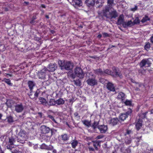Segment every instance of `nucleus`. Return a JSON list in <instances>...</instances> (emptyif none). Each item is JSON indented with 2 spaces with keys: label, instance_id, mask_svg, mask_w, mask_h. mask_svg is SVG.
<instances>
[{
  "label": "nucleus",
  "instance_id": "nucleus-3",
  "mask_svg": "<svg viewBox=\"0 0 153 153\" xmlns=\"http://www.w3.org/2000/svg\"><path fill=\"white\" fill-rule=\"evenodd\" d=\"M17 140V142L24 144L27 138V132L23 130H21L19 133Z\"/></svg>",
  "mask_w": 153,
  "mask_h": 153
},
{
  "label": "nucleus",
  "instance_id": "nucleus-28",
  "mask_svg": "<svg viewBox=\"0 0 153 153\" xmlns=\"http://www.w3.org/2000/svg\"><path fill=\"white\" fill-rule=\"evenodd\" d=\"M16 141L15 139L13 137H11L9 138L8 143L10 145H14Z\"/></svg>",
  "mask_w": 153,
  "mask_h": 153
},
{
  "label": "nucleus",
  "instance_id": "nucleus-24",
  "mask_svg": "<svg viewBox=\"0 0 153 153\" xmlns=\"http://www.w3.org/2000/svg\"><path fill=\"white\" fill-rule=\"evenodd\" d=\"M118 119L117 118L112 119L110 121V123L113 125H116L118 122Z\"/></svg>",
  "mask_w": 153,
  "mask_h": 153
},
{
  "label": "nucleus",
  "instance_id": "nucleus-8",
  "mask_svg": "<svg viewBox=\"0 0 153 153\" xmlns=\"http://www.w3.org/2000/svg\"><path fill=\"white\" fill-rule=\"evenodd\" d=\"M95 76L92 78H89L86 81L87 84L91 86H94L97 84V81L95 79Z\"/></svg>",
  "mask_w": 153,
  "mask_h": 153
},
{
  "label": "nucleus",
  "instance_id": "nucleus-53",
  "mask_svg": "<svg viewBox=\"0 0 153 153\" xmlns=\"http://www.w3.org/2000/svg\"><path fill=\"white\" fill-rule=\"evenodd\" d=\"M151 42L153 43V36H151L150 38Z\"/></svg>",
  "mask_w": 153,
  "mask_h": 153
},
{
  "label": "nucleus",
  "instance_id": "nucleus-6",
  "mask_svg": "<svg viewBox=\"0 0 153 153\" xmlns=\"http://www.w3.org/2000/svg\"><path fill=\"white\" fill-rule=\"evenodd\" d=\"M132 112V110L131 109H128L126 113H122L119 116V119L123 121L125 120L128 116L130 115Z\"/></svg>",
  "mask_w": 153,
  "mask_h": 153
},
{
  "label": "nucleus",
  "instance_id": "nucleus-19",
  "mask_svg": "<svg viewBox=\"0 0 153 153\" xmlns=\"http://www.w3.org/2000/svg\"><path fill=\"white\" fill-rule=\"evenodd\" d=\"M142 120L139 119L136 122V127L137 130H139L141 128L142 125Z\"/></svg>",
  "mask_w": 153,
  "mask_h": 153
},
{
  "label": "nucleus",
  "instance_id": "nucleus-14",
  "mask_svg": "<svg viewBox=\"0 0 153 153\" xmlns=\"http://www.w3.org/2000/svg\"><path fill=\"white\" fill-rule=\"evenodd\" d=\"M57 65L55 63H50L48 65L47 70L49 71L53 72L55 71L57 68Z\"/></svg>",
  "mask_w": 153,
  "mask_h": 153
},
{
  "label": "nucleus",
  "instance_id": "nucleus-31",
  "mask_svg": "<svg viewBox=\"0 0 153 153\" xmlns=\"http://www.w3.org/2000/svg\"><path fill=\"white\" fill-rule=\"evenodd\" d=\"M50 105H54L56 104V101L53 99H51L48 103Z\"/></svg>",
  "mask_w": 153,
  "mask_h": 153
},
{
  "label": "nucleus",
  "instance_id": "nucleus-34",
  "mask_svg": "<svg viewBox=\"0 0 153 153\" xmlns=\"http://www.w3.org/2000/svg\"><path fill=\"white\" fill-rule=\"evenodd\" d=\"M115 72L116 75L117 76L119 77L120 78H122L121 74L120 73L118 68L115 69Z\"/></svg>",
  "mask_w": 153,
  "mask_h": 153
},
{
  "label": "nucleus",
  "instance_id": "nucleus-27",
  "mask_svg": "<svg viewBox=\"0 0 153 153\" xmlns=\"http://www.w3.org/2000/svg\"><path fill=\"white\" fill-rule=\"evenodd\" d=\"M71 144L72 147L73 148H75L77 145L78 142L76 140H73L71 141Z\"/></svg>",
  "mask_w": 153,
  "mask_h": 153
},
{
  "label": "nucleus",
  "instance_id": "nucleus-11",
  "mask_svg": "<svg viewBox=\"0 0 153 153\" xmlns=\"http://www.w3.org/2000/svg\"><path fill=\"white\" fill-rule=\"evenodd\" d=\"M151 63L149 59H144L140 62V65L141 67H142L144 66L149 67Z\"/></svg>",
  "mask_w": 153,
  "mask_h": 153
},
{
  "label": "nucleus",
  "instance_id": "nucleus-39",
  "mask_svg": "<svg viewBox=\"0 0 153 153\" xmlns=\"http://www.w3.org/2000/svg\"><path fill=\"white\" fill-rule=\"evenodd\" d=\"M3 81L5 82L7 84L9 85H11L12 84L11 83L10 80L9 79H6V78H4L3 80Z\"/></svg>",
  "mask_w": 153,
  "mask_h": 153
},
{
  "label": "nucleus",
  "instance_id": "nucleus-35",
  "mask_svg": "<svg viewBox=\"0 0 153 153\" xmlns=\"http://www.w3.org/2000/svg\"><path fill=\"white\" fill-rule=\"evenodd\" d=\"M82 122L85 125L87 126H89L91 125V123L89 121L87 120H84L82 121Z\"/></svg>",
  "mask_w": 153,
  "mask_h": 153
},
{
  "label": "nucleus",
  "instance_id": "nucleus-32",
  "mask_svg": "<svg viewBox=\"0 0 153 153\" xmlns=\"http://www.w3.org/2000/svg\"><path fill=\"white\" fill-rule=\"evenodd\" d=\"M108 6H109L108 8L109 9L111 7H112L114 5V0H108Z\"/></svg>",
  "mask_w": 153,
  "mask_h": 153
},
{
  "label": "nucleus",
  "instance_id": "nucleus-41",
  "mask_svg": "<svg viewBox=\"0 0 153 153\" xmlns=\"http://www.w3.org/2000/svg\"><path fill=\"white\" fill-rule=\"evenodd\" d=\"M6 104L7 105L8 107H11L12 105L11 100H7L6 103Z\"/></svg>",
  "mask_w": 153,
  "mask_h": 153
},
{
  "label": "nucleus",
  "instance_id": "nucleus-64",
  "mask_svg": "<svg viewBox=\"0 0 153 153\" xmlns=\"http://www.w3.org/2000/svg\"><path fill=\"white\" fill-rule=\"evenodd\" d=\"M46 17L47 18V19H48L49 18V17H48V16H47V15H46Z\"/></svg>",
  "mask_w": 153,
  "mask_h": 153
},
{
  "label": "nucleus",
  "instance_id": "nucleus-20",
  "mask_svg": "<svg viewBox=\"0 0 153 153\" xmlns=\"http://www.w3.org/2000/svg\"><path fill=\"white\" fill-rule=\"evenodd\" d=\"M117 97L118 99L121 100L122 102H123L125 98V96L123 93L120 92L118 93Z\"/></svg>",
  "mask_w": 153,
  "mask_h": 153
},
{
  "label": "nucleus",
  "instance_id": "nucleus-29",
  "mask_svg": "<svg viewBox=\"0 0 153 153\" xmlns=\"http://www.w3.org/2000/svg\"><path fill=\"white\" fill-rule=\"evenodd\" d=\"M95 76L94 75V74L92 72H87L86 74V77L88 78H92L94 77Z\"/></svg>",
  "mask_w": 153,
  "mask_h": 153
},
{
  "label": "nucleus",
  "instance_id": "nucleus-26",
  "mask_svg": "<svg viewBox=\"0 0 153 153\" xmlns=\"http://www.w3.org/2000/svg\"><path fill=\"white\" fill-rule=\"evenodd\" d=\"M39 102L44 105H45L47 103V101L44 98L42 97H40L39 98Z\"/></svg>",
  "mask_w": 153,
  "mask_h": 153
},
{
  "label": "nucleus",
  "instance_id": "nucleus-38",
  "mask_svg": "<svg viewBox=\"0 0 153 153\" xmlns=\"http://www.w3.org/2000/svg\"><path fill=\"white\" fill-rule=\"evenodd\" d=\"M47 117H49V118L51 119L54 123L56 124L58 123L55 120V119H54V117L52 116L48 115Z\"/></svg>",
  "mask_w": 153,
  "mask_h": 153
},
{
  "label": "nucleus",
  "instance_id": "nucleus-42",
  "mask_svg": "<svg viewBox=\"0 0 153 153\" xmlns=\"http://www.w3.org/2000/svg\"><path fill=\"white\" fill-rule=\"evenodd\" d=\"M104 74H107L109 75H111L112 74V72L110 70H107L104 71Z\"/></svg>",
  "mask_w": 153,
  "mask_h": 153
},
{
  "label": "nucleus",
  "instance_id": "nucleus-47",
  "mask_svg": "<svg viewBox=\"0 0 153 153\" xmlns=\"http://www.w3.org/2000/svg\"><path fill=\"white\" fill-rule=\"evenodd\" d=\"M126 143L127 144H130L131 142V140L130 139H129L128 140H126L125 141Z\"/></svg>",
  "mask_w": 153,
  "mask_h": 153
},
{
  "label": "nucleus",
  "instance_id": "nucleus-56",
  "mask_svg": "<svg viewBox=\"0 0 153 153\" xmlns=\"http://www.w3.org/2000/svg\"><path fill=\"white\" fill-rule=\"evenodd\" d=\"M102 37V35H101V34H99V35L98 36H97V37L99 38H100L101 37Z\"/></svg>",
  "mask_w": 153,
  "mask_h": 153
},
{
  "label": "nucleus",
  "instance_id": "nucleus-18",
  "mask_svg": "<svg viewBox=\"0 0 153 153\" xmlns=\"http://www.w3.org/2000/svg\"><path fill=\"white\" fill-rule=\"evenodd\" d=\"M107 88L108 90L111 91H114L115 90L113 84L110 82L107 84Z\"/></svg>",
  "mask_w": 153,
  "mask_h": 153
},
{
  "label": "nucleus",
  "instance_id": "nucleus-4",
  "mask_svg": "<svg viewBox=\"0 0 153 153\" xmlns=\"http://www.w3.org/2000/svg\"><path fill=\"white\" fill-rule=\"evenodd\" d=\"M88 145V148L90 151H94V149L91 146V145L93 146L96 150H98V149L97 146L99 145V142L98 141H97V140L92 141L91 143H89Z\"/></svg>",
  "mask_w": 153,
  "mask_h": 153
},
{
  "label": "nucleus",
  "instance_id": "nucleus-16",
  "mask_svg": "<svg viewBox=\"0 0 153 153\" xmlns=\"http://www.w3.org/2000/svg\"><path fill=\"white\" fill-rule=\"evenodd\" d=\"M72 3L73 5L75 7H80L82 5V1L80 0H72Z\"/></svg>",
  "mask_w": 153,
  "mask_h": 153
},
{
  "label": "nucleus",
  "instance_id": "nucleus-23",
  "mask_svg": "<svg viewBox=\"0 0 153 153\" xmlns=\"http://www.w3.org/2000/svg\"><path fill=\"white\" fill-rule=\"evenodd\" d=\"M94 73L98 75H104V71H103L101 69H99L96 70H94Z\"/></svg>",
  "mask_w": 153,
  "mask_h": 153
},
{
  "label": "nucleus",
  "instance_id": "nucleus-62",
  "mask_svg": "<svg viewBox=\"0 0 153 153\" xmlns=\"http://www.w3.org/2000/svg\"><path fill=\"white\" fill-rule=\"evenodd\" d=\"M2 115L1 113H0V119L2 117Z\"/></svg>",
  "mask_w": 153,
  "mask_h": 153
},
{
  "label": "nucleus",
  "instance_id": "nucleus-40",
  "mask_svg": "<svg viewBox=\"0 0 153 153\" xmlns=\"http://www.w3.org/2000/svg\"><path fill=\"white\" fill-rule=\"evenodd\" d=\"M150 44L149 42L147 43L145 46V49L147 51H148L150 48Z\"/></svg>",
  "mask_w": 153,
  "mask_h": 153
},
{
  "label": "nucleus",
  "instance_id": "nucleus-33",
  "mask_svg": "<svg viewBox=\"0 0 153 153\" xmlns=\"http://www.w3.org/2000/svg\"><path fill=\"white\" fill-rule=\"evenodd\" d=\"M61 137L62 140L64 141H66L68 140L69 137L68 135L66 134H64L61 135Z\"/></svg>",
  "mask_w": 153,
  "mask_h": 153
},
{
  "label": "nucleus",
  "instance_id": "nucleus-9",
  "mask_svg": "<svg viewBox=\"0 0 153 153\" xmlns=\"http://www.w3.org/2000/svg\"><path fill=\"white\" fill-rule=\"evenodd\" d=\"M24 109V107L22 103L16 104L15 106V110L17 113L22 112Z\"/></svg>",
  "mask_w": 153,
  "mask_h": 153
},
{
  "label": "nucleus",
  "instance_id": "nucleus-60",
  "mask_svg": "<svg viewBox=\"0 0 153 153\" xmlns=\"http://www.w3.org/2000/svg\"><path fill=\"white\" fill-rule=\"evenodd\" d=\"M41 6L43 8H45V6L43 4H42L41 5Z\"/></svg>",
  "mask_w": 153,
  "mask_h": 153
},
{
  "label": "nucleus",
  "instance_id": "nucleus-2",
  "mask_svg": "<svg viewBox=\"0 0 153 153\" xmlns=\"http://www.w3.org/2000/svg\"><path fill=\"white\" fill-rule=\"evenodd\" d=\"M58 63L62 70H68L72 68L73 67L71 62L69 61L64 60H59Z\"/></svg>",
  "mask_w": 153,
  "mask_h": 153
},
{
  "label": "nucleus",
  "instance_id": "nucleus-36",
  "mask_svg": "<svg viewBox=\"0 0 153 153\" xmlns=\"http://www.w3.org/2000/svg\"><path fill=\"white\" fill-rule=\"evenodd\" d=\"M122 102H124L126 105L130 106L131 105V101L129 100H126L125 101L123 100Z\"/></svg>",
  "mask_w": 153,
  "mask_h": 153
},
{
  "label": "nucleus",
  "instance_id": "nucleus-63",
  "mask_svg": "<svg viewBox=\"0 0 153 153\" xmlns=\"http://www.w3.org/2000/svg\"><path fill=\"white\" fill-rule=\"evenodd\" d=\"M1 153H4V152L2 150H1Z\"/></svg>",
  "mask_w": 153,
  "mask_h": 153
},
{
  "label": "nucleus",
  "instance_id": "nucleus-25",
  "mask_svg": "<svg viewBox=\"0 0 153 153\" xmlns=\"http://www.w3.org/2000/svg\"><path fill=\"white\" fill-rule=\"evenodd\" d=\"M64 103V100L62 98L59 99L56 101V104L59 105L63 104Z\"/></svg>",
  "mask_w": 153,
  "mask_h": 153
},
{
  "label": "nucleus",
  "instance_id": "nucleus-50",
  "mask_svg": "<svg viewBox=\"0 0 153 153\" xmlns=\"http://www.w3.org/2000/svg\"><path fill=\"white\" fill-rule=\"evenodd\" d=\"M38 147V145L37 144H36V145H35L33 146V148L34 149H36Z\"/></svg>",
  "mask_w": 153,
  "mask_h": 153
},
{
  "label": "nucleus",
  "instance_id": "nucleus-13",
  "mask_svg": "<svg viewBox=\"0 0 153 153\" xmlns=\"http://www.w3.org/2000/svg\"><path fill=\"white\" fill-rule=\"evenodd\" d=\"M28 84L29 88L30 90V94H29V95L31 98L33 99V98L31 96L32 95V93L33 92V87L35 86V84L33 82L29 81L28 82Z\"/></svg>",
  "mask_w": 153,
  "mask_h": 153
},
{
  "label": "nucleus",
  "instance_id": "nucleus-30",
  "mask_svg": "<svg viewBox=\"0 0 153 153\" xmlns=\"http://www.w3.org/2000/svg\"><path fill=\"white\" fill-rule=\"evenodd\" d=\"M5 120H6L9 123H13V117L11 116L7 117L5 119Z\"/></svg>",
  "mask_w": 153,
  "mask_h": 153
},
{
  "label": "nucleus",
  "instance_id": "nucleus-15",
  "mask_svg": "<svg viewBox=\"0 0 153 153\" xmlns=\"http://www.w3.org/2000/svg\"><path fill=\"white\" fill-rule=\"evenodd\" d=\"M98 128L99 130L102 133L105 132L107 130V127L106 126L104 125H100L98 126Z\"/></svg>",
  "mask_w": 153,
  "mask_h": 153
},
{
  "label": "nucleus",
  "instance_id": "nucleus-46",
  "mask_svg": "<svg viewBox=\"0 0 153 153\" xmlns=\"http://www.w3.org/2000/svg\"><path fill=\"white\" fill-rule=\"evenodd\" d=\"M39 93V91L37 90L34 94V98H36L38 97Z\"/></svg>",
  "mask_w": 153,
  "mask_h": 153
},
{
  "label": "nucleus",
  "instance_id": "nucleus-54",
  "mask_svg": "<svg viewBox=\"0 0 153 153\" xmlns=\"http://www.w3.org/2000/svg\"><path fill=\"white\" fill-rule=\"evenodd\" d=\"M131 132V130H128L127 131V133L128 134H130Z\"/></svg>",
  "mask_w": 153,
  "mask_h": 153
},
{
  "label": "nucleus",
  "instance_id": "nucleus-57",
  "mask_svg": "<svg viewBox=\"0 0 153 153\" xmlns=\"http://www.w3.org/2000/svg\"><path fill=\"white\" fill-rule=\"evenodd\" d=\"M142 85V84H139V83L137 84V85H139V86H141V85Z\"/></svg>",
  "mask_w": 153,
  "mask_h": 153
},
{
  "label": "nucleus",
  "instance_id": "nucleus-61",
  "mask_svg": "<svg viewBox=\"0 0 153 153\" xmlns=\"http://www.w3.org/2000/svg\"><path fill=\"white\" fill-rule=\"evenodd\" d=\"M6 65H3L2 66V68H5L6 67Z\"/></svg>",
  "mask_w": 153,
  "mask_h": 153
},
{
  "label": "nucleus",
  "instance_id": "nucleus-12",
  "mask_svg": "<svg viewBox=\"0 0 153 153\" xmlns=\"http://www.w3.org/2000/svg\"><path fill=\"white\" fill-rule=\"evenodd\" d=\"M47 72V70L46 68H44L41 70L40 71L38 74V76L39 78L44 79L45 78V74Z\"/></svg>",
  "mask_w": 153,
  "mask_h": 153
},
{
  "label": "nucleus",
  "instance_id": "nucleus-55",
  "mask_svg": "<svg viewBox=\"0 0 153 153\" xmlns=\"http://www.w3.org/2000/svg\"><path fill=\"white\" fill-rule=\"evenodd\" d=\"M53 153H57L56 150L55 149H54L53 151Z\"/></svg>",
  "mask_w": 153,
  "mask_h": 153
},
{
  "label": "nucleus",
  "instance_id": "nucleus-59",
  "mask_svg": "<svg viewBox=\"0 0 153 153\" xmlns=\"http://www.w3.org/2000/svg\"><path fill=\"white\" fill-rule=\"evenodd\" d=\"M126 153H129V149H128L126 150Z\"/></svg>",
  "mask_w": 153,
  "mask_h": 153
},
{
  "label": "nucleus",
  "instance_id": "nucleus-49",
  "mask_svg": "<svg viewBox=\"0 0 153 153\" xmlns=\"http://www.w3.org/2000/svg\"><path fill=\"white\" fill-rule=\"evenodd\" d=\"M102 35L104 37H106L108 36V34L106 33H102Z\"/></svg>",
  "mask_w": 153,
  "mask_h": 153
},
{
  "label": "nucleus",
  "instance_id": "nucleus-1",
  "mask_svg": "<svg viewBox=\"0 0 153 153\" xmlns=\"http://www.w3.org/2000/svg\"><path fill=\"white\" fill-rule=\"evenodd\" d=\"M109 10V8L105 7L101 13V15L110 19L115 18L117 17L118 15L116 10H114L111 12H110Z\"/></svg>",
  "mask_w": 153,
  "mask_h": 153
},
{
  "label": "nucleus",
  "instance_id": "nucleus-52",
  "mask_svg": "<svg viewBox=\"0 0 153 153\" xmlns=\"http://www.w3.org/2000/svg\"><path fill=\"white\" fill-rule=\"evenodd\" d=\"M39 116L41 117L42 118V114L41 113L39 112L38 113Z\"/></svg>",
  "mask_w": 153,
  "mask_h": 153
},
{
  "label": "nucleus",
  "instance_id": "nucleus-22",
  "mask_svg": "<svg viewBox=\"0 0 153 153\" xmlns=\"http://www.w3.org/2000/svg\"><path fill=\"white\" fill-rule=\"evenodd\" d=\"M134 25L133 23L131 21H129L127 22H124L123 24V26L124 27L128 26H130Z\"/></svg>",
  "mask_w": 153,
  "mask_h": 153
},
{
  "label": "nucleus",
  "instance_id": "nucleus-37",
  "mask_svg": "<svg viewBox=\"0 0 153 153\" xmlns=\"http://www.w3.org/2000/svg\"><path fill=\"white\" fill-rule=\"evenodd\" d=\"M98 123L97 122H94V123L92 124V127L94 129H95L96 128H98V126L100 125H98Z\"/></svg>",
  "mask_w": 153,
  "mask_h": 153
},
{
  "label": "nucleus",
  "instance_id": "nucleus-21",
  "mask_svg": "<svg viewBox=\"0 0 153 153\" xmlns=\"http://www.w3.org/2000/svg\"><path fill=\"white\" fill-rule=\"evenodd\" d=\"M124 21V16L122 15L120 16L117 22L118 25H120L122 24H123Z\"/></svg>",
  "mask_w": 153,
  "mask_h": 153
},
{
  "label": "nucleus",
  "instance_id": "nucleus-43",
  "mask_svg": "<svg viewBox=\"0 0 153 153\" xmlns=\"http://www.w3.org/2000/svg\"><path fill=\"white\" fill-rule=\"evenodd\" d=\"M149 20V18L147 16H145L141 20V22H145Z\"/></svg>",
  "mask_w": 153,
  "mask_h": 153
},
{
  "label": "nucleus",
  "instance_id": "nucleus-17",
  "mask_svg": "<svg viewBox=\"0 0 153 153\" xmlns=\"http://www.w3.org/2000/svg\"><path fill=\"white\" fill-rule=\"evenodd\" d=\"M41 149H45L48 150H51L53 149V147L51 145L47 146L44 143L42 144L40 146Z\"/></svg>",
  "mask_w": 153,
  "mask_h": 153
},
{
  "label": "nucleus",
  "instance_id": "nucleus-58",
  "mask_svg": "<svg viewBox=\"0 0 153 153\" xmlns=\"http://www.w3.org/2000/svg\"><path fill=\"white\" fill-rule=\"evenodd\" d=\"M74 83H75V84H76V85H78V84L77 83V82L76 81L74 80Z\"/></svg>",
  "mask_w": 153,
  "mask_h": 153
},
{
  "label": "nucleus",
  "instance_id": "nucleus-48",
  "mask_svg": "<svg viewBox=\"0 0 153 153\" xmlns=\"http://www.w3.org/2000/svg\"><path fill=\"white\" fill-rule=\"evenodd\" d=\"M103 137V135H99L96 138V139H98L102 138Z\"/></svg>",
  "mask_w": 153,
  "mask_h": 153
},
{
  "label": "nucleus",
  "instance_id": "nucleus-7",
  "mask_svg": "<svg viewBox=\"0 0 153 153\" xmlns=\"http://www.w3.org/2000/svg\"><path fill=\"white\" fill-rule=\"evenodd\" d=\"M102 0H86L85 1L88 7L93 6L95 3L96 4L101 3Z\"/></svg>",
  "mask_w": 153,
  "mask_h": 153
},
{
  "label": "nucleus",
  "instance_id": "nucleus-51",
  "mask_svg": "<svg viewBox=\"0 0 153 153\" xmlns=\"http://www.w3.org/2000/svg\"><path fill=\"white\" fill-rule=\"evenodd\" d=\"M105 79H100V82L102 83L103 84L104 83Z\"/></svg>",
  "mask_w": 153,
  "mask_h": 153
},
{
  "label": "nucleus",
  "instance_id": "nucleus-44",
  "mask_svg": "<svg viewBox=\"0 0 153 153\" xmlns=\"http://www.w3.org/2000/svg\"><path fill=\"white\" fill-rule=\"evenodd\" d=\"M140 21L139 19L137 17L134 21V24L139 23H140Z\"/></svg>",
  "mask_w": 153,
  "mask_h": 153
},
{
  "label": "nucleus",
  "instance_id": "nucleus-45",
  "mask_svg": "<svg viewBox=\"0 0 153 153\" xmlns=\"http://www.w3.org/2000/svg\"><path fill=\"white\" fill-rule=\"evenodd\" d=\"M137 6L136 5H135L134 7L131 8L130 9V10L131 11L134 12L137 10Z\"/></svg>",
  "mask_w": 153,
  "mask_h": 153
},
{
  "label": "nucleus",
  "instance_id": "nucleus-10",
  "mask_svg": "<svg viewBox=\"0 0 153 153\" xmlns=\"http://www.w3.org/2000/svg\"><path fill=\"white\" fill-rule=\"evenodd\" d=\"M40 132L42 134H46L48 133L50 131L49 127L44 125L42 126L40 128Z\"/></svg>",
  "mask_w": 153,
  "mask_h": 153
},
{
  "label": "nucleus",
  "instance_id": "nucleus-5",
  "mask_svg": "<svg viewBox=\"0 0 153 153\" xmlns=\"http://www.w3.org/2000/svg\"><path fill=\"white\" fill-rule=\"evenodd\" d=\"M75 74L76 76L80 78H83L84 76V74L82 69L79 67L76 68L75 69Z\"/></svg>",
  "mask_w": 153,
  "mask_h": 153
}]
</instances>
